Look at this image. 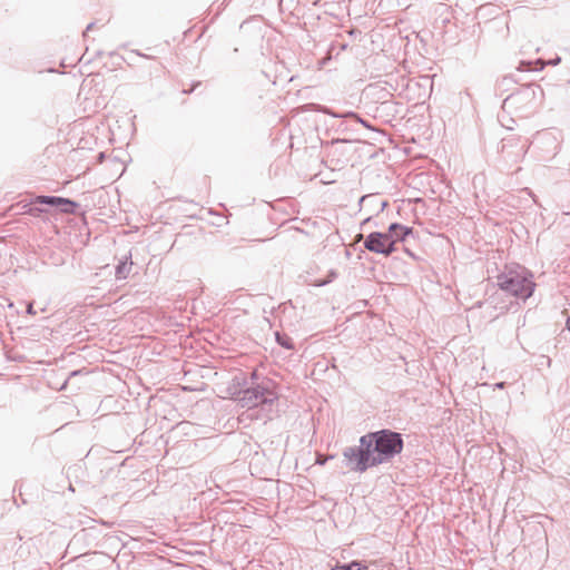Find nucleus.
I'll return each mask as SVG.
<instances>
[{
	"mask_svg": "<svg viewBox=\"0 0 570 570\" xmlns=\"http://www.w3.org/2000/svg\"><path fill=\"white\" fill-rule=\"evenodd\" d=\"M361 449L357 454V471H365L390 461L403 450V440L396 432L382 430L361 438Z\"/></svg>",
	"mask_w": 570,
	"mask_h": 570,
	"instance_id": "1",
	"label": "nucleus"
},
{
	"mask_svg": "<svg viewBox=\"0 0 570 570\" xmlns=\"http://www.w3.org/2000/svg\"><path fill=\"white\" fill-rule=\"evenodd\" d=\"M499 286L517 297L528 298L533 293L534 283L523 273L510 272L499 277Z\"/></svg>",
	"mask_w": 570,
	"mask_h": 570,
	"instance_id": "2",
	"label": "nucleus"
},
{
	"mask_svg": "<svg viewBox=\"0 0 570 570\" xmlns=\"http://www.w3.org/2000/svg\"><path fill=\"white\" fill-rule=\"evenodd\" d=\"M364 245L368 250L386 256L394 252L392 240H390L386 233H371L366 237Z\"/></svg>",
	"mask_w": 570,
	"mask_h": 570,
	"instance_id": "3",
	"label": "nucleus"
},
{
	"mask_svg": "<svg viewBox=\"0 0 570 570\" xmlns=\"http://www.w3.org/2000/svg\"><path fill=\"white\" fill-rule=\"evenodd\" d=\"M32 203L55 206L63 214H73L77 207V204L68 198L53 196H37Z\"/></svg>",
	"mask_w": 570,
	"mask_h": 570,
	"instance_id": "4",
	"label": "nucleus"
},
{
	"mask_svg": "<svg viewBox=\"0 0 570 570\" xmlns=\"http://www.w3.org/2000/svg\"><path fill=\"white\" fill-rule=\"evenodd\" d=\"M239 401L242 402V406L254 407L261 403H264L266 400L263 392L258 389H248L244 391V394Z\"/></svg>",
	"mask_w": 570,
	"mask_h": 570,
	"instance_id": "5",
	"label": "nucleus"
},
{
	"mask_svg": "<svg viewBox=\"0 0 570 570\" xmlns=\"http://www.w3.org/2000/svg\"><path fill=\"white\" fill-rule=\"evenodd\" d=\"M411 233V227H406L400 224H392L389 227L386 235L389 236L390 240H392V246L394 247L395 243L403 240Z\"/></svg>",
	"mask_w": 570,
	"mask_h": 570,
	"instance_id": "6",
	"label": "nucleus"
},
{
	"mask_svg": "<svg viewBox=\"0 0 570 570\" xmlns=\"http://www.w3.org/2000/svg\"><path fill=\"white\" fill-rule=\"evenodd\" d=\"M332 570H368L366 566L360 562H351L350 564L336 566Z\"/></svg>",
	"mask_w": 570,
	"mask_h": 570,
	"instance_id": "7",
	"label": "nucleus"
},
{
	"mask_svg": "<svg viewBox=\"0 0 570 570\" xmlns=\"http://www.w3.org/2000/svg\"><path fill=\"white\" fill-rule=\"evenodd\" d=\"M43 212H46V210L38 208V207H29L28 209L24 210V213H27L31 216H39Z\"/></svg>",
	"mask_w": 570,
	"mask_h": 570,
	"instance_id": "8",
	"label": "nucleus"
},
{
	"mask_svg": "<svg viewBox=\"0 0 570 570\" xmlns=\"http://www.w3.org/2000/svg\"><path fill=\"white\" fill-rule=\"evenodd\" d=\"M277 341L285 347L292 348L293 346L287 341H282L279 336H277Z\"/></svg>",
	"mask_w": 570,
	"mask_h": 570,
	"instance_id": "9",
	"label": "nucleus"
},
{
	"mask_svg": "<svg viewBox=\"0 0 570 570\" xmlns=\"http://www.w3.org/2000/svg\"><path fill=\"white\" fill-rule=\"evenodd\" d=\"M325 462H326V459H325V458L320 456V458L317 459V463H320V464H324Z\"/></svg>",
	"mask_w": 570,
	"mask_h": 570,
	"instance_id": "10",
	"label": "nucleus"
},
{
	"mask_svg": "<svg viewBox=\"0 0 570 570\" xmlns=\"http://www.w3.org/2000/svg\"><path fill=\"white\" fill-rule=\"evenodd\" d=\"M567 327L570 331V317L567 320Z\"/></svg>",
	"mask_w": 570,
	"mask_h": 570,
	"instance_id": "11",
	"label": "nucleus"
}]
</instances>
